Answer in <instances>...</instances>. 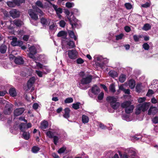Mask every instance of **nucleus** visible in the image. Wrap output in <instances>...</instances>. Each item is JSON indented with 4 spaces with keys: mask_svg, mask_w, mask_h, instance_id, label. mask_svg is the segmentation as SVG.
Returning a JSON list of instances; mask_svg holds the SVG:
<instances>
[{
    "mask_svg": "<svg viewBox=\"0 0 158 158\" xmlns=\"http://www.w3.org/2000/svg\"><path fill=\"white\" fill-rule=\"evenodd\" d=\"M65 13L68 16V19L70 23L72 26V27L73 28L76 27L78 24V21L77 19L74 17L73 15V12H71V15L70 17L69 16L70 13L68 10H65Z\"/></svg>",
    "mask_w": 158,
    "mask_h": 158,
    "instance_id": "nucleus-1",
    "label": "nucleus"
},
{
    "mask_svg": "<svg viewBox=\"0 0 158 158\" xmlns=\"http://www.w3.org/2000/svg\"><path fill=\"white\" fill-rule=\"evenodd\" d=\"M92 79V76L88 75L85 77H83L78 84V86L81 89H85V87L84 86L85 85L90 83Z\"/></svg>",
    "mask_w": 158,
    "mask_h": 158,
    "instance_id": "nucleus-2",
    "label": "nucleus"
},
{
    "mask_svg": "<svg viewBox=\"0 0 158 158\" xmlns=\"http://www.w3.org/2000/svg\"><path fill=\"white\" fill-rule=\"evenodd\" d=\"M121 106L125 108V112L128 114L132 112L134 108V106L129 101L123 102Z\"/></svg>",
    "mask_w": 158,
    "mask_h": 158,
    "instance_id": "nucleus-3",
    "label": "nucleus"
},
{
    "mask_svg": "<svg viewBox=\"0 0 158 158\" xmlns=\"http://www.w3.org/2000/svg\"><path fill=\"white\" fill-rule=\"evenodd\" d=\"M107 100L110 103L112 107L114 109H117L120 106V103L117 102V99L113 97H108Z\"/></svg>",
    "mask_w": 158,
    "mask_h": 158,
    "instance_id": "nucleus-4",
    "label": "nucleus"
},
{
    "mask_svg": "<svg viewBox=\"0 0 158 158\" xmlns=\"http://www.w3.org/2000/svg\"><path fill=\"white\" fill-rule=\"evenodd\" d=\"M9 58L11 60H14V62L16 64H23L24 61L23 58L20 56L16 57L13 55H10Z\"/></svg>",
    "mask_w": 158,
    "mask_h": 158,
    "instance_id": "nucleus-5",
    "label": "nucleus"
},
{
    "mask_svg": "<svg viewBox=\"0 0 158 158\" xmlns=\"http://www.w3.org/2000/svg\"><path fill=\"white\" fill-rule=\"evenodd\" d=\"M36 46L33 45L29 48L30 53L28 55L29 56L34 60H35V59L34 55L36 53Z\"/></svg>",
    "mask_w": 158,
    "mask_h": 158,
    "instance_id": "nucleus-6",
    "label": "nucleus"
},
{
    "mask_svg": "<svg viewBox=\"0 0 158 158\" xmlns=\"http://www.w3.org/2000/svg\"><path fill=\"white\" fill-rule=\"evenodd\" d=\"M13 105L11 103L6 104L5 107L4 113L6 114H10L12 112Z\"/></svg>",
    "mask_w": 158,
    "mask_h": 158,
    "instance_id": "nucleus-7",
    "label": "nucleus"
},
{
    "mask_svg": "<svg viewBox=\"0 0 158 158\" xmlns=\"http://www.w3.org/2000/svg\"><path fill=\"white\" fill-rule=\"evenodd\" d=\"M62 44L68 46L69 48H73L75 47V43L73 41L67 39L63 40Z\"/></svg>",
    "mask_w": 158,
    "mask_h": 158,
    "instance_id": "nucleus-8",
    "label": "nucleus"
},
{
    "mask_svg": "<svg viewBox=\"0 0 158 158\" xmlns=\"http://www.w3.org/2000/svg\"><path fill=\"white\" fill-rule=\"evenodd\" d=\"M68 55L70 58L75 59L77 57V53L75 50H70L68 51Z\"/></svg>",
    "mask_w": 158,
    "mask_h": 158,
    "instance_id": "nucleus-9",
    "label": "nucleus"
},
{
    "mask_svg": "<svg viewBox=\"0 0 158 158\" xmlns=\"http://www.w3.org/2000/svg\"><path fill=\"white\" fill-rule=\"evenodd\" d=\"M25 110L23 108H20L15 109L14 111V115L15 116H19L22 114Z\"/></svg>",
    "mask_w": 158,
    "mask_h": 158,
    "instance_id": "nucleus-10",
    "label": "nucleus"
},
{
    "mask_svg": "<svg viewBox=\"0 0 158 158\" xmlns=\"http://www.w3.org/2000/svg\"><path fill=\"white\" fill-rule=\"evenodd\" d=\"M150 103L148 102H145L143 104H139L138 105L139 106H140V108L143 112H144L147 110L149 106Z\"/></svg>",
    "mask_w": 158,
    "mask_h": 158,
    "instance_id": "nucleus-11",
    "label": "nucleus"
},
{
    "mask_svg": "<svg viewBox=\"0 0 158 158\" xmlns=\"http://www.w3.org/2000/svg\"><path fill=\"white\" fill-rule=\"evenodd\" d=\"M10 14L13 18H16L19 17L20 12L15 9H12L10 11Z\"/></svg>",
    "mask_w": 158,
    "mask_h": 158,
    "instance_id": "nucleus-12",
    "label": "nucleus"
},
{
    "mask_svg": "<svg viewBox=\"0 0 158 158\" xmlns=\"http://www.w3.org/2000/svg\"><path fill=\"white\" fill-rule=\"evenodd\" d=\"M157 112L158 109L156 107L151 106L148 111V114L149 115H154Z\"/></svg>",
    "mask_w": 158,
    "mask_h": 158,
    "instance_id": "nucleus-13",
    "label": "nucleus"
},
{
    "mask_svg": "<svg viewBox=\"0 0 158 158\" xmlns=\"http://www.w3.org/2000/svg\"><path fill=\"white\" fill-rule=\"evenodd\" d=\"M28 13L31 18L33 19L37 20L38 19L37 15L34 11L32 9H30L28 11Z\"/></svg>",
    "mask_w": 158,
    "mask_h": 158,
    "instance_id": "nucleus-14",
    "label": "nucleus"
},
{
    "mask_svg": "<svg viewBox=\"0 0 158 158\" xmlns=\"http://www.w3.org/2000/svg\"><path fill=\"white\" fill-rule=\"evenodd\" d=\"M46 135L50 138H52L55 135H58V133L54 131H48L46 133Z\"/></svg>",
    "mask_w": 158,
    "mask_h": 158,
    "instance_id": "nucleus-15",
    "label": "nucleus"
},
{
    "mask_svg": "<svg viewBox=\"0 0 158 158\" xmlns=\"http://www.w3.org/2000/svg\"><path fill=\"white\" fill-rule=\"evenodd\" d=\"M94 61L99 64V65L101 66L103 58L101 56H94Z\"/></svg>",
    "mask_w": 158,
    "mask_h": 158,
    "instance_id": "nucleus-16",
    "label": "nucleus"
},
{
    "mask_svg": "<svg viewBox=\"0 0 158 158\" xmlns=\"http://www.w3.org/2000/svg\"><path fill=\"white\" fill-rule=\"evenodd\" d=\"M35 81V77H32L27 82V85L28 88L31 87L34 83Z\"/></svg>",
    "mask_w": 158,
    "mask_h": 158,
    "instance_id": "nucleus-17",
    "label": "nucleus"
},
{
    "mask_svg": "<svg viewBox=\"0 0 158 158\" xmlns=\"http://www.w3.org/2000/svg\"><path fill=\"white\" fill-rule=\"evenodd\" d=\"M92 91L94 94L97 95L100 92V89L96 85H95L92 87Z\"/></svg>",
    "mask_w": 158,
    "mask_h": 158,
    "instance_id": "nucleus-18",
    "label": "nucleus"
},
{
    "mask_svg": "<svg viewBox=\"0 0 158 158\" xmlns=\"http://www.w3.org/2000/svg\"><path fill=\"white\" fill-rule=\"evenodd\" d=\"M18 4L17 0H15L12 2L8 1L7 2V5L10 7H14Z\"/></svg>",
    "mask_w": 158,
    "mask_h": 158,
    "instance_id": "nucleus-19",
    "label": "nucleus"
},
{
    "mask_svg": "<svg viewBox=\"0 0 158 158\" xmlns=\"http://www.w3.org/2000/svg\"><path fill=\"white\" fill-rule=\"evenodd\" d=\"M50 20L42 18L41 19V23L44 26H46L49 24Z\"/></svg>",
    "mask_w": 158,
    "mask_h": 158,
    "instance_id": "nucleus-20",
    "label": "nucleus"
},
{
    "mask_svg": "<svg viewBox=\"0 0 158 158\" xmlns=\"http://www.w3.org/2000/svg\"><path fill=\"white\" fill-rule=\"evenodd\" d=\"M52 6L54 10H56L57 15L60 14L62 12V9L61 8H58L57 6L54 4H52Z\"/></svg>",
    "mask_w": 158,
    "mask_h": 158,
    "instance_id": "nucleus-21",
    "label": "nucleus"
},
{
    "mask_svg": "<svg viewBox=\"0 0 158 158\" xmlns=\"http://www.w3.org/2000/svg\"><path fill=\"white\" fill-rule=\"evenodd\" d=\"M128 85L131 89H133L135 85V82L133 80H131L129 81L128 83Z\"/></svg>",
    "mask_w": 158,
    "mask_h": 158,
    "instance_id": "nucleus-22",
    "label": "nucleus"
},
{
    "mask_svg": "<svg viewBox=\"0 0 158 158\" xmlns=\"http://www.w3.org/2000/svg\"><path fill=\"white\" fill-rule=\"evenodd\" d=\"M9 93L10 95L12 97H15L17 95V92L14 88H10L9 90Z\"/></svg>",
    "mask_w": 158,
    "mask_h": 158,
    "instance_id": "nucleus-23",
    "label": "nucleus"
},
{
    "mask_svg": "<svg viewBox=\"0 0 158 158\" xmlns=\"http://www.w3.org/2000/svg\"><path fill=\"white\" fill-rule=\"evenodd\" d=\"M64 113L63 116L65 118H68L69 117L70 110L68 108H66L64 109Z\"/></svg>",
    "mask_w": 158,
    "mask_h": 158,
    "instance_id": "nucleus-24",
    "label": "nucleus"
},
{
    "mask_svg": "<svg viewBox=\"0 0 158 158\" xmlns=\"http://www.w3.org/2000/svg\"><path fill=\"white\" fill-rule=\"evenodd\" d=\"M48 122L46 121H44L41 123L40 127L42 129H45L48 127Z\"/></svg>",
    "mask_w": 158,
    "mask_h": 158,
    "instance_id": "nucleus-25",
    "label": "nucleus"
},
{
    "mask_svg": "<svg viewBox=\"0 0 158 158\" xmlns=\"http://www.w3.org/2000/svg\"><path fill=\"white\" fill-rule=\"evenodd\" d=\"M108 74L110 76L113 78L117 77L118 75L117 73L113 70L110 71L108 73Z\"/></svg>",
    "mask_w": 158,
    "mask_h": 158,
    "instance_id": "nucleus-26",
    "label": "nucleus"
},
{
    "mask_svg": "<svg viewBox=\"0 0 158 158\" xmlns=\"http://www.w3.org/2000/svg\"><path fill=\"white\" fill-rule=\"evenodd\" d=\"M35 62L36 63V66H32L33 68L38 69H42L44 66L43 64L39 62Z\"/></svg>",
    "mask_w": 158,
    "mask_h": 158,
    "instance_id": "nucleus-27",
    "label": "nucleus"
},
{
    "mask_svg": "<svg viewBox=\"0 0 158 158\" xmlns=\"http://www.w3.org/2000/svg\"><path fill=\"white\" fill-rule=\"evenodd\" d=\"M23 137L26 140H28L30 138V134L29 132L23 131Z\"/></svg>",
    "mask_w": 158,
    "mask_h": 158,
    "instance_id": "nucleus-28",
    "label": "nucleus"
},
{
    "mask_svg": "<svg viewBox=\"0 0 158 158\" xmlns=\"http://www.w3.org/2000/svg\"><path fill=\"white\" fill-rule=\"evenodd\" d=\"M19 129L22 132L24 131L26 129V125L23 123H21L19 126Z\"/></svg>",
    "mask_w": 158,
    "mask_h": 158,
    "instance_id": "nucleus-29",
    "label": "nucleus"
},
{
    "mask_svg": "<svg viewBox=\"0 0 158 158\" xmlns=\"http://www.w3.org/2000/svg\"><path fill=\"white\" fill-rule=\"evenodd\" d=\"M7 50V47L5 45L0 46V52L2 53H5Z\"/></svg>",
    "mask_w": 158,
    "mask_h": 158,
    "instance_id": "nucleus-30",
    "label": "nucleus"
},
{
    "mask_svg": "<svg viewBox=\"0 0 158 158\" xmlns=\"http://www.w3.org/2000/svg\"><path fill=\"white\" fill-rule=\"evenodd\" d=\"M14 24L17 27L20 26L23 24V22L18 20H15L14 21Z\"/></svg>",
    "mask_w": 158,
    "mask_h": 158,
    "instance_id": "nucleus-31",
    "label": "nucleus"
},
{
    "mask_svg": "<svg viewBox=\"0 0 158 158\" xmlns=\"http://www.w3.org/2000/svg\"><path fill=\"white\" fill-rule=\"evenodd\" d=\"M126 78V76L125 75L122 74L119 77V80L120 82L123 83L125 81Z\"/></svg>",
    "mask_w": 158,
    "mask_h": 158,
    "instance_id": "nucleus-32",
    "label": "nucleus"
},
{
    "mask_svg": "<svg viewBox=\"0 0 158 158\" xmlns=\"http://www.w3.org/2000/svg\"><path fill=\"white\" fill-rule=\"evenodd\" d=\"M35 73L40 77H42L44 74H46V73L44 71L42 72L37 70H35Z\"/></svg>",
    "mask_w": 158,
    "mask_h": 158,
    "instance_id": "nucleus-33",
    "label": "nucleus"
},
{
    "mask_svg": "<svg viewBox=\"0 0 158 158\" xmlns=\"http://www.w3.org/2000/svg\"><path fill=\"white\" fill-rule=\"evenodd\" d=\"M89 118L88 117L85 115H83L82 116V121L83 123H85L88 122Z\"/></svg>",
    "mask_w": 158,
    "mask_h": 158,
    "instance_id": "nucleus-34",
    "label": "nucleus"
},
{
    "mask_svg": "<svg viewBox=\"0 0 158 158\" xmlns=\"http://www.w3.org/2000/svg\"><path fill=\"white\" fill-rule=\"evenodd\" d=\"M69 36L72 38H73L74 40H76L77 39V37L75 35V34L73 31H68Z\"/></svg>",
    "mask_w": 158,
    "mask_h": 158,
    "instance_id": "nucleus-35",
    "label": "nucleus"
},
{
    "mask_svg": "<svg viewBox=\"0 0 158 158\" xmlns=\"http://www.w3.org/2000/svg\"><path fill=\"white\" fill-rule=\"evenodd\" d=\"M143 89V86L142 85V84H137L136 86V90L137 92H139Z\"/></svg>",
    "mask_w": 158,
    "mask_h": 158,
    "instance_id": "nucleus-36",
    "label": "nucleus"
},
{
    "mask_svg": "<svg viewBox=\"0 0 158 158\" xmlns=\"http://www.w3.org/2000/svg\"><path fill=\"white\" fill-rule=\"evenodd\" d=\"M17 42V39L16 38H13L11 42V44L14 46H17L18 45Z\"/></svg>",
    "mask_w": 158,
    "mask_h": 158,
    "instance_id": "nucleus-37",
    "label": "nucleus"
},
{
    "mask_svg": "<svg viewBox=\"0 0 158 158\" xmlns=\"http://www.w3.org/2000/svg\"><path fill=\"white\" fill-rule=\"evenodd\" d=\"M33 8L36 12L39 13L41 16L43 15V12L40 9L38 8L36 6H33Z\"/></svg>",
    "mask_w": 158,
    "mask_h": 158,
    "instance_id": "nucleus-38",
    "label": "nucleus"
},
{
    "mask_svg": "<svg viewBox=\"0 0 158 158\" xmlns=\"http://www.w3.org/2000/svg\"><path fill=\"white\" fill-rule=\"evenodd\" d=\"M151 26L149 24L147 23L145 24L143 27L142 29L145 31H148L150 29Z\"/></svg>",
    "mask_w": 158,
    "mask_h": 158,
    "instance_id": "nucleus-39",
    "label": "nucleus"
},
{
    "mask_svg": "<svg viewBox=\"0 0 158 158\" xmlns=\"http://www.w3.org/2000/svg\"><path fill=\"white\" fill-rule=\"evenodd\" d=\"M53 138L54 144L56 145H57L60 137L58 136L55 135L53 137Z\"/></svg>",
    "mask_w": 158,
    "mask_h": 158,
    "instance_id": "nucleus-40",
    "label": "nucleus"
},
{
    "mask_svg": "<svg viewBox=\"0 0 158 158\" xmlns=\"http://www.w3.org/2000/svg\"><path fill=\"white\" fill-rule=\"evenodd\" d=\"M140 106H139L138 105L136 106L135 112L136 114H139L142 111V110L140 109Z\"/></svg>",
    "mask_w": 158,
    "mask_h": 158,
    "instance_id": "nucleus-41",
    "label": "nucleus"
},
{
    "mask_svg": "<svg viewBox=\"0 0 158 158\" xmlns=\"http://www.w3.org/2000/svg\"><path fill=\"white\" fill-rule=\"evenodd\" d=\"M80 103L77 102L76 103H73L72 105V107L75 110H77L79 108Z\"/></svg>",
    "mask_w": 158,
    "mask_h": 158,
    "instance_id": "nucleus-42",
    "label": "nucleus"
},
{
    "mask_svg": "<svg viewBox=\"0 0 158 158\" xmlns=\"http://www.w3.org/2000/svg\"><path fill=\"white\" fill-rule=\"evenodd\" d=\"M43 71H44L46 73V74L49 73L50 71V69L48 66H44L42 68Z\"/></svg>",
    "mask_w": 158,
    "mask_h": 158,
    "instance_id": "nucleus-43",
    "label": "nucleus"
},
{
    "mask_svg": "<svg viewBox=\"0 0 158 158\" xmlns=\"http://www.w3.org/2000/svg\"><path fill=\"white\" fill-rule=\"evenodd\" d=\"M66 35V33L63 31H60L57 34V36L58 37L65 36Z\"/></svg>",
    "mask_w": 158,
    "mask_h": 158,
    "instance_id": "nucleus-44",
    "label": "nucleus"
},
{
    "mask_svg": "<svg viewBox=\"0 0 158 158\" xmlns=\"http://www.w3.org/2000/svg\"><path fill=\"white\" fill-rule=\"evenodd\" d=\"M74 6V4L73 2H67L66 3V6L69 8H70Z\"/></svg>",
    "mask_w": 158,
    "mask_h": 158,
    "instance_id": "nucleus-45",
    "label": "nucleus"
},
{
    "mask_svg": "<svg viewBox=\"0 0 158 158\" xmlns=\"http://www.w3.org/2000/svg\"><path fill=\"white\" fill-rule=\"evenodd\" d=\"M104 93L101 92L98 95V100L100 101L103 98Z\"/></svg>",
    "mask_w": 158,
    "mask_h": 158,
    "instance_id": "nucleus-46",
    "label": "nucleus"
},
{
    "mask_svg": "<svg viewBox=\"0 0 158 158\" xmlns=\"http://www.w3.org/2000/svg\"><path fill=\"white\" fill-rule=\"evenodd\" d=\"M73 100L72 98H67L64 101V102L66 103H70L72 102Z\"/></svg>",
    "mask_w": 158,
    "mask_h": 158,
    "instance_id": "nucleus-47",
    "label": "nucleus"
},
{
    "mask_svg": "<svg viewBox=\"0 0 158 158\" xmlns=\"http://www.w3.org/2000/svg\"><path fill=\"white\" fill-rule=\"evenodd\" d=\"M40 150L39 148L36 146L33 147L32 149V151L34 153H37Z\"/></svg>",
    "mask_w": 158,
    "mask_h": 158,
    "instance_id": "nucleus-48",
    "label": "nucleus"
},
{
    "mask_svg": "<svg viewBox=\"0 0 158 158\" xmlns=\"http://www.w3.org/2000/svg\"><path fill=\"white\" fill-rule=\"evenodd\" d=\"M129 155L132 156H135L136 155L135 152L132 149H130L128 151Z\"/></svg>",
    "mask_w": 158,
    "mask_h": 158,
    "instance_id": "nucleus-49",
    "label": "nucleus"
},
{
    "mask_svg": "<svg viewBox=\"0 0 158 158\" xmlns=\"http://www.w3.org/2000/svg\"><path fill=\"white\" fill-rule=\"evenodd\" d=\"M66 149V148L65 147H63L60 148L58 151V152L59 154H61L64 152Z\"/></svg>",
    "mask_w": 158,
    "mask_h": 158,
    "instance_id": "nucleus-50",
    "label": "nucleus"
},
{
    "mask_svg": "<svg viewBox=\"0 0 158 158\" xmlns=\"http://www.w3.org/2000/svg\"><path fill=\"white\" fill-rule=\"evenodd\" d=\"M123 36L124 35L122 33H121L118 35H117L116 36V39L117 40L121 39Z\"/></svg>",
    "mask_w": 158,
    "mask_h": 158,
    "instance_id": "nucleus-51",
    "label": "nucleus"
},
{
    "mask_svg": "<svg viewBox=\"0 0 158 158\" xmlns=\"http://www.w3.org/2000/svg\"><path fill=\"white\" fill-rule=\"evenodd\" d=\"M143 47L145 50H148L149 48V46L147 43H145L143 45Z\"/></svg>",
    "mask_w": 158,
    "mask_h": 158,
    "instance_id": "nucleus-52",
    "label": "nucleus"
},
{
    "mask_svg": "<svg viewBox=\"0 0 158 158\" xmlns=\"http://www.w3.org/2000/svg\"><path fill=\"white\" fill-rule=\"evenodd\" d=\"M110 90L112 92H114L115 91L114 85V84L111 85L110 86Z\"/></svg>",
    "mask_w": 158,
    "mask_h": 158,
    "instance_id": "nucleus-53",
    "label": "nucleus"
},
{
    "mask_svg": "<svg viewBox=\"0 0 158 158\" xmlns=\"http://www.w3.org/2000/svg\"><path fill=\"white\" fill-rule=\"evenodd\" d=\"M141 37V35L137 36V35H134L133 36V38L135 42H138L139 41V39Z\"/></svg>",
    "mask_w": 158,
    "mask_h": 158,
    "instance_id": "nucleus-54",
    "label": "nucleus"
},
{
    "mask_svg": "<svg viewBox=\"0 0 158 158\" xmlns=\"http://www.w3.org/2000/svg\"><path fill=\"white\" fill-rule=\"evenodd\" d=\"M125 6L126 8L127 9H131L132 7L131 5L129 3L125 4Z\"/></svg>",
    "mask_w": 158,
    "mask_h": 158,
    "instance_id": "nucleus-55",
    "label": "nucleus"
},
{
    "mask_svg": "<svg viewBox=\"0 0 158 158\" xmlns=\"http://www.w3.org/2000/svg\"><path fill=\"white\" fill-rule=\"evenodd\" d=\"M76 62L78 64H81L83 63L84 62V61L81 58H79L76 60Z\"/></svg>",
    "mask_w": 158,
    "mask_h": 158,
    "instance_id": "nucleus-56",
    "label": "nucleus"
},
{
    "mask_svg": "<svg viewBox=\"0 0 158 158\" xmlns=\"http://www.w3.org/2000/svg\"><path fill=\"white\" fill-rule=\"evenodd\" d=\"M152 121L153 123L155 124L158 123V117H155L154 118L152 119Z\"/></svg>",
    "mask_w": 158,
    "mask_h": 158,
    "instance_id": "nucleus-57",
    "label": "nucleus"
},
{
    "mask_svg": "<svg viewBox=\"0 0 158 158\" xmlns=\"http://www.w3.org/2000/svg\"><path fill=\"white\" fill-rule=\"evenodd\" d=\"M123 119L127 121H130L131 120V119L127 115H125L123 117Z\"/></svg>",
    "mask_w": 158,
    "mask_h": 158,
    "instance_id": "nucleus-58",
    "label": "nucleus"
},
{
    "mask_svg": "<svg viewBox=\"0 0 158 158\" xmlns=\"http://www.w3.org/2000/svg\"><path fill=\"white\" fill-rule=\"evenodd\" d=\"M108 60L106 58H103L102 61V64H101V66L103 64H106L108 62Z\"/></svg>",
    "mask_w": 158,
    "mask_h": 158,
    "instance_id": "nucleus-59",
    "label": "nucleus"
},
{
    "mask_svg": "<svg viewBox=\"0 0 158 158\" xmlns=\"http://www.w3.org/2000/svg\"><path fill=\"white\" fill-rule=\"evenodd\" d=\"M60 26L61 27H64L65 25V23L64 20H61L60 22Z\"/></svg>",
    "mask_w": 158,
    "mask_h": 158,
    "instance_id": "nucleus-60",
    "label": "nucleus"
},
{
    "mask_svg": "<svg viewBox=\"0 0 158 158\" xmlns=\"http://www.w3.org/2000/svg\"><path fill=\"white\" fill-rule=\"evenodd\" d=\"M146 100V98L145 97L140 98L138 99V102L139 103H142Z\"/></svg>",
    "mask_w": 158,
    "mask_h": 158,
    "instance_id": "nucleus-61",
    "label": "nucleus"
},
{
    "mask_svg": "<svg viewBox=\"0 0 158 158\" xmlns=\"http://www.w3.org/2000/svg\"><path fill=\"white\" fill-rule=\"evenodd\" d=\"M36 5H37V6H38L41 8H42L43 7V5L42 3H41V2L40 1H37L36 2Z\"/></svg>",
    "mask_w": 158,
    "mask_h": 158,
    "instance_id": "nucleus-62",
    "label": "nucleus"
},
{
    "mask_svg": "<svg viewBox=\"0 0 158 158\" xmlns=\"http://www.w3.org/2000/svg\"><path fill=\"white\" fill-rule=\"evenodd\" d=\"M150 6V4L148 2H146L145 3L141 5L142 7L146 8L149 7Z\"/></svg>",
    "mask_w": 158,
    "mask_h": 158,
    "instance_id": "nucleus-63",
    "label": "nucleus"
},
{
    "mask_svg": "<svg viewBox=\"0 0 158 158\" xmlns=\"http://www.w3.org/2000/svg\"><path fill=\"white\" fill-rule=\"evenodd\" d=\"M39 106V105L38 104L36 103H35L33 104L32 107L33 109L36 110L38 108Z\"/></svg>",
    "mask_w": 158,
    "mask_h": 158,
    "instance_id": "nucleus-64",
    "label": "nucleus"
}]
</instances>
